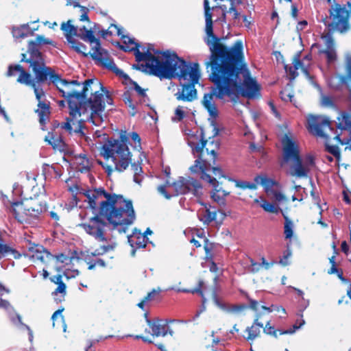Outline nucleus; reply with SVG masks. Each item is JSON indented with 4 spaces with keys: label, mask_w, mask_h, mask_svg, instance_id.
Returning a JSON list of instances; mask_svg holds the SVG:
<instances>
[{
    "label": "nucleus",
    "mask_w": 351,
    "mask_h": 351,
    "mask_svg": "<svg viewBox=\"0 0 351 351\" xmlns=\"http://www.w3.org/2000/svg\"><path fill=\"white\" fill-rule=\"evenodd\" d=\"M243 60L242 51L210 71L209 80L214 86L210 92L204 93L202 104L213 119L218 117L214 96L219 99L227 96L232 102L237 103L240 95L247 99H254L260 95L261 87L250 76Z\"/></svg>",
    "instance_id": "nucleus-1"
},
{
    "label": "nucleus",
    "mask_w": 351,
    "mask_h": 351,
    "mask_svg": "<svg viewBox=\"0 0 351 351\" xmlns=\"http://www.w3.org/2000/svg\"><path fill=\"white\" fill-rule=\"evenodd\" d=\"M82 194L86 197L89 207L93 213H98L90 218L88 223H82V227L86 234L99 243L107 242L108 237L106 228L112 224L119 232H125L128 226L135 219V213L131 200H125L121 195L110 194L103 188L86 190Z\"/></svg>",
    "instance_id": "nucleus-2"
},
{
    "label": "nucleus",
    "mask_w": 351,
    "mask_h": 351,
    "mask_svg": "<svg viewBox=\"0 0 351 351\" xmlns=\"http://www.w3.org/2000/svg\"><path fill=\"white\" fill-rule=\"evenodd\" d=\"M151 75L160 79L178 78L181 88L175 94L178 101L191 102L197 98L195 84L200 77L198 63L192 65L178 56L166 57L165 62L152 67Z\"/></svg>",
    "instance_id": "nucleus-3"
},
{
    "label": "nucleus",
    "mask_w": 351,
    "mask_h": 351,
    "mask_svg": "<svg viewBox=\"0 0 351 351\" xmlns=\"http://www.w3.org/2000/svg\"><path fill=\"white\" fill-rule=\"evenodd\" d=\"M204 10L205 16V32L206 37L204 42L210 51V60L206 64L210 66V71L216 69L237 53L243 51V43L241 40L236 41L230 47H227L220 43L221 38L213 33V13L215 8H210L208 0H204Z\"/></svg>",
    "instance_id": "nucleus-4"
},
{
    "label": "nucleus",
    "mask_w": 351,
    "mask_h": 351,
    "mask_svg": "<svg viewBox=\"0 0 351 351\" xmlns=\"http://www.w3.org/2000/svg\"><path fill=\"white\" fill-rule=\"evenodd\" d=\"M129 137L125 132L121 133L119 139L109 138L101 148L100 154L105 159L111 158L115 169L125 171L132 161V154L128 148Z\"/></svg>",
    "instance_id": "nucleus-5"
},
{
    "label": "nucleus",
    "mask_w": 351,
    "mask_h": 351,
    "mask_svg": "<svg viewBox=\"0 0 351 351\" xmlns=\"http://www.w3.org/2000/svg\"><path fill=\"white\" fill-rule=\"evenodd\" d=\"M93 79H88L85 80L82 84L83 88L81 92L70 89L71 85L80 86L81 84L77 80H67L62 79L60 75V79L58 80L56 86L58 90L62 93V96L66 99L69 113L72 117H75L77 115L80 116V110L83 104V101L86 99L87 92L88 91L89 86L93 84Z\"/></svg>",
    "instance_id": "nucleus-6"
},
{
    "label": "nucleus",
    "mask_w": 351,
    "mask_h": 351,
    "mask_svg": "<svg viewBox=\"0 0 351 351\" xmlns=\"http://www.w3.org/2000/svg\"><path fill=\"white\" fill-rule=\"evenodd\" d=\"M100 25L97 23H94L93 27L88 29L85 26L80 28L79 35L82 40L88 41L90 43H96V46L93 48V53L91 54L93 58L97 60L102 66L112 71L117 75L123 78H128V75L124 71L118 68L114 63V60L109 56L106 50L100 47V43L98 39H96L93 33L99 30Z\"/></svg>",
    "instance_id": "nucleus-7"
},
{
    "label": "nucleus",
    "mask_w": 351,
    "mask_h": 351,
    "mask_svg": "<svg viewBox=\"0 0 351 351\" xmlns=\"http://www.w3.org/2000/svg\"><path fill=\"white\" fill-rule=\"evenodd\" d=\"M111 27H114L117 29V35L121 36L125 45H134V47L128 46H120V48L124 51H133L135 56L136 61L138 62L145 61V63H141L134 65V68L144 73L151 75L152 67L156 64H160L161 62L151 53L149 49L144 52H141L139 48L141 47L139 43L136 42L135 39L122 34L121 29L115 24H111Z\"/></svg>",
    "instance_id": "nucleus-8"
},
{
    "label": "nucleus",
    "mask_w": 351,
    "mask_h": 351,
    "mask_svg": "<svg viewBox=\"0 0 351 351\" xmlns=\"http://www.w3.org/2000/svg\"><path fill=\"white\" fill-rule=\"evenodd\" d=\"M21 62H25L29 64V67L32 69L35 79L34 80L38 84H43L49 80L55 86L60 79V75L56 73L53 69L47 66L43 58L30 57L27 58L26 53L21 54Z\"/></svg>",
    "instance_id": "nucleus-9"
},
{
    "label": "nucleus",
    "mask_w": 351,
    "mask_h": 351,
    "mask_svg": "<svg viewBox=\"0 0 351 351\" xmlns=\"http://www.w3.org/2000/svg\"><path fill=\"white\" fill-rule=\"evenodd\" d=\"M330 22L325 25L330 33L337 32L345 34L350 29L349 23L350 14L344 5L335 3L328 10Z\"/></svg>",
    "instance_id": "nucleus-10"
},
{
    "label": "nucleus",
    "mask_w": 351,
    "mask_h": 351,
    "mask_svg": "<svg viewBox=\"0 0 351 351\" xmlns=\"http://www.w3.org/2000/svg\"><path fill=\"white\" fill-rule=\"evenodd\" d=\"M126 80H130L131 85L130 88L134 90L139 97L138 101H134L133 96L129 90L124 92L122 95L123 101H124L125 104L130 108L129 114L132 117H134L138 112L137 104L149 106L150 100L146 93L147 89L141 88L136 82L130 79L129 77Z\"/></svg>",
    "instance_id": "nucleus-11"
},
{
    "label": "nucleus",
    "mask_w": 351,
    "mask_h": 351,
    "mask_svg": "<svg viewBox=\"0 0 351 351\" xmlns=\"http://www.w3.org/2000/svg\"><path fill=\"white\" fill-rule=\"evenodd\" d=\"M15 71L19 72L20 75L17 79V82L20 84L30 86L33 89L38 103L46 102L42 98H45V93L41 87L36 85V82L32 80V77L29 73L25 71L23 68L19 64L10 65L7 75L8 76H12L15 75Z\"/></svg>",
    "instance_id": "nucleus-12"
},
{
    "label": "nucleus",
    "mask_w": 351,
    "mask_h": 351,
    "mask_svg": "<svg viewBox=\"0 0 351 351\" xmlns=\"http://www.w3.org/2000/svg\"><path fill=\"white\" fill-rule=\"evenodd\" d=\"M176 195L192 193L194 196L199 197L202 193V186L200 182L196 179L191 177H180L177 182L172 184Z\"/></svg>",
    "instance_id": "nucleus-13"
},
{
    "label": "nucleus",
    "mask_w": 351,
    "mask_h": 351,
    "mask_svg": "<svg viewBox=\"0 0 351 351\" xmlns=\"http://www.w3.org/2000/svg\"><path fill=\"white\" fill-rule=\"evenodd\" d=\"M308 130L317 136L326 137L324 130L328 128L333 131L332 123L327 117L310 115L308 118Z\"/></svg>",
    "instance_id": "nucleus-14"
},
{
    "label": "nucleus",
    "mask_w": 351,
    "mask_h": 351,
    "mask_svg": "<svg viewBox=\"0 0 351 351\" xmlns=\"http://www.w3.org/2000/svg\"><path fill=\"white\" fill-rule=\"evenodd\" d=\"M283 161L286 163L300 158V150L297 144L287 135L282 140Z\"/></svg>",
    "instance_id": "nucleus-15"
},
{
    "label": "nucleus",
    "mask_w": 351,
    "mask_h": 351,
    "mask_svg": "<svg viewBox=\"0 0 351 351\" xmlns=\"http://www.w3.org/2000/svg\"><path fill=\"white\" fill-rule=\"evenodd\" d=\"M84 104H87L90 107L91 110V119L95 117L101 118V114L105 109L104 95L103 93L96 90Z\"/></svg>",
    "instance_id": "nucleus-16"
},
{
    "label": "nucleus",
    "mask_w": 351,
    "mask_h": 351,
    "mask_svg": "<svg viewBox=\"0 0 351 351\" xmlns=\"http://www.w3.org/2000/svg\"><path fill=\"white\" fill-rule=\"evenodd\" d=\"M43 45L55 46V43L43 35H37L34 40H29L28 42L27 53L29 54V56L43 58L40 51V46Z\"/></svg>",
    "instance_id": "nucleus-17"
},
{
    "label": "nucleus",
    "mask_w": 351,
    "mask_h": 351,
    "mask_svg": "<svg viewBox=\"0 0 351 351\" xmlns=\"http://www.w3.org/2000/svg\"><path fill=\"white\" fill-rule=\"evenodd\" d=\"M200 136H201L200 143H195L193 142L189 143V145L192 148L193 154H195L196 153L197 154V156L201 155L202 157L204 158L203 156H204V149H205L207 154H210L211 160H213V163H215L216 158H217V152L214 149H212L209 152L208 148L205 149L206 145L207 143V140L205 139L204 134L202 131L201 132Z\"/></svg>",
    "instance_id": "nucleus-18"
},
{
    "label": "nucleus",
    "mask_w": 351,
    "mask_h": 351,
    "mask_svg": "<svg viewBox=\"0 0 351 351\" xmlns=\"http://www.w3.org/2000/svg\"><path fill=\"white\" fill-rule=\"evenodd\" d=\"M301 51L297 52V53L294 56L293 59V65H285V71L290 75L291 80L295 79L298 73L297 72L298 69L301 67L302 69L303 72L308 75V71L306 67L304 66L303 62L300 60Z\"/></svg>",
    "instance_id": "nucleus-19"
},
{
    "label": "nucleus",
    "mask_w": 351,
    "mask_h": 351,
    "mask_svg": "<svg viewBox=\"0 0 351 351\" xmlns=\"http://www.w3.org/2000/svg\"><path fill=\"white\" fill-rule=\"evenodd\" d=\"M204 205V208L199 210L198 212V218L199 221H202L204 224L208 225L215 220L217 210L215 208H212L210 206H208L206 204Z\"/></svg>",
    "instance_id": "nucleus-20"
},
{
    "label": "nucleus",
    "mask_w": 351,
    "mask_h": 351,
    "mask_svg": "<svg viewBox=\"0 0 351 351\" xmlns=\"http://www.w3.org/2000/svg\"><path fill=\"white\" fill-rule=\"evenodd\" d=\"M146 321L152 329V335L153 336L159 337V336H165L168 331L167 328H169L167 324H162V320H156V321H151L147 317L146 318Z\"/></svg>",
    "instance_id": "nucleus-21"
},
{
    "label": "nucleus",
    "mask_w": 351,
    "mask_h": 351,
    "mask_svg": "<svg viewBox=\"0 0 351 351\" xmlns=\"http://www.w3.org/2000/svg\"><path fill=\"white\" fill-rule=\"evenodd\" d=\"M128 242L133 248H145L148 241V238L139 232H134L132 235L128 237Z\"/></svg>",
    "instance_id": "nucleus-22"
},
{
    "label": "nucleus",
    "mask_w": 351,
    "mask_h": 351,
    "mask_svg": "<svg viewBox=\"0 0 351 351\" xmlns=\"http://www.w3.org/2000/svg\"><path fill=\"white\" fill-rule=\"evenodd\" d=\"M38 108L35 110L39 117V123L41 126H45L49 120L50 114V104L49 102L38 103Z\"/></svg>",
    "instance_id": "nucleus-23"
},
{
    "label": "nucleus",
    "mask_w": 351,
    "mask_h": 351,
    "mask_svg": "<svg viewBox=\"0 0 351 351\" xmlns=\"http://www.w3.org/2000/svg\"><path fill=\"white\" fill-rule=\"evenodd\" d=\"M22 202L16 201L12 204V211L16 220L20 223H27L29 220V215L27 211V208L23 210H17L16 207L21 206Z\"/></svg>",
    "instance_id": "nucleus-24"
},
{
    "label": "nucleus",
    "mask_w": 351,
    "mask_h": 351,
    "mask_svg": "<svg viewBox=\"0 0 351 351\" xmlns=\"http://www.w3.org/2000/svg\"><path fill=\"white\" fill-rule=\"evenodd\" d=\"M32 252V257L35 259L39 260L41 262H45L49 259L52 255L48 252L43 245H36L30 248Z\"/></svg>",
    "instance_id": "nucleus-25"
},
{
    "label": "nucleus",
    "mask_w": 351,
    "mask_h": 351,
    "mask_svg": "<svg viewBox=\"0 0 351 351\" xmlns=\"http://www.w3.org/2000/svg\"><path fill=\"white\" fill-rule=\"evenodd\" d=\"M37 28L32 29L29 24H23L19 27H14L12 28L13 36L17 38H22L29 36H33Z\"/></svg>",
    "instance_id": "nucleus-26"
},
{
    "label": "nucleus",
    "mask_w": 351,
    "mask_h": 351,
    "mask_svg": "<svg viewBox=\"0 0 351 351\" xmlns=\"http://www.w3.org/2000/svg\"><path fill=\"white\" fill-rule=\"evenodd\" d=\"M71 21H68L66 23H62L61 25V29L64 32V35L68 43L74 40V36H78L79 32L77 28L73 25L71 24Z\"/></svg>",
    "instance_id": "nucleus-27"
},
{
    "label": "nucleus",
    "mask_w": 351,
    "mask_h": 351,
    "mask_svg": "<svg viewBox=\"0 0 351 351\" xmlns=\"http://www.w3.org/2000/svg\"><path fill=\"white\" fill-rule=\"evenodd\" d=\"M213 187V190L211 193V197L219 206H225L226 205L225 197L228 195L229 193L223 190L221 187H219V184L215 185Z\"/></svg>",
    "instance_id": "nucleus-28"
},
{
    "label": "nucleus",
    "mask_w": 351,
    "mask_h": 351,
    "mask_svg": "<svg viewBox=\"0 0 351 351\" xmlns=\"http://www.w3.org/2000/svg\"><path fill=\"white\" fill-rule=\"evenodd\" d=\"M263 328V324L258 322V319L256 318L252 326L247 327L245 331L247 332V337L246 339L247 341H253L256 337H258L261 329Z\"/></svg>",
    "instance_id": "nucleus-29"
},
{
    "label": "nucleus",
    "mask_w": 351,
    "mask_h": 351,
    "mask_svg": "<svg viewBox=\"0 0 351 351\" xmlns=\"http://www.w3.org/2000/svg\"><path fill=\"white\" fill-rule=\"evenodd\" d=\"M339 123L337 128L341 130H351V110L343 111L341 116L337 118Z\"/></svg>",
    "instance_id": "nucleus-30"
},
{
    "label": "nucleus",
    "mask_w": 351,
    "mask_h": 351,
    "mask_svg": "<svg viewBox=\"0 0 351 351\" xmlns=\"http://www.w3.org/2000/svg\"><path fill=\"white\" fill-rule=\"evenodd\" d=\"M47 210V203L40 202L38 204L27 208L30 218L37 219L43 213Z\"/></svg>",
    "instance_id": "nucleus-31"
},
{
    "label": "nucleus",
    "mask_w": 351,
    "mask_h": 351,
    "mask_svg": "<svg viewBox=\"0 0 351 351\" xmlns=\"http://www.w3.org/2000/svg\"><path fill=\"white\" fill-rule=\"evenodd\" d=\"M340 82L346 86L351 97V56L346 58V73L340 77Z\"/></svg>",
    "instance_id": "nucleus-32"
},
{
    "label": "nucleus",
    "mask_w": 351,
    "mask_h": 351,
    "mask_svg": "<svg viewBox=\"0 0 351 351\" xmlns=\"http://www.w3.org/2000/svg\"><path fill=\"white\" fill-rule=\"evenodd\" d=\"M254 180L257 184L263 185L266 191H268L277 184L275 180L262 175L256 176Z\"/></svg>",
    "instance_id": "nucleus-33"
},
{
    "label": "nucleus",
    "mask_w": 351,
    "mask_h": 351,
    "mask_svg": "<svg viewBox=\"0 0 351 351\" xmlns=\"http://www.w3.org/2000/svg\"><path fill=\"white\" fill-rule=\"evenodd\" d=\"M229 180L234 182L235 184V186L237 188L241 189L242 190L250 189V190H256L257 189V184L254 182H250L247 181L236 180L234 178H229Z\"/></svg>",
    "instance_id": "nucleus-34"
},
{
    "label": "nucleus",
    "mask_w": 351,
    "mask_h": 351,
    "mask_svg": "<svg viewBox=\"0 0 351 351\" xmlns=\"http://www.w3.org/2000/svg\"><path fill=\"white\" fill-rule=\"evenodd\" d=\"M196 160L195 164L190 167V170L192 173H197L203 171L207 166V160L202 158L201 155L196 156Z\"/></svg>",
    "instance_id": "nucleus-35"
},
{
    "label": "nucleus",
    "mask_w": 351,
    "mask_h": 351,
    "mask_svg": "<svg viewBox=\"0 0 351 351\" xmlns=\"http://www.w3.org/2000/svg\"><path fill=\"white\" fill-rule=\"evenodd\" d=\"M294 166L293 168L295 170V173L293 175H295L298 177H306L307 176V171L303 167L302 158H299L293 161Z\"/></svg>",
    "instance_id": "nucleus-36"
},
{
    "label": "nucleus",
    "mask_w": 351,
    "mask_h": 351,
    "mask_svg": "<svg viewBox=\"0 0 351 351\" xmlns=\"http://www.w3.org/2000/svg\"><path fill=\"white\" fill-rule=\"evenodd\" d=\"M149 49L151 53H152V51H153V52L155 54L161 55L160 57H156V56H154L156 58H157L158 60V61L160 62H165V60H166V57H167V56H171V57L173 55L178 56L176 53H171L169 51H161L160 50H155V49H153L152 45H150V44L149 45V47H148L147 49Z\"/></svg>",
    "instance_id": "nucleus-37"
},
{
    "label": "nucleus",
    "mask_w": 351,
    "mask_h": 351,
    "mask_svg": "<svg viewBox=\"0 0 351 351\" xmlns=\"http://www.w3.org/2000/svg\"><path fill=\"white\" fill-rule=\"evenodd\" d=\"M260 206L264 209V210L275 214H278L280 211V208L276 207L273 204L268 202L263 198L261 197Z\"/></svg>",
    "instance_id": "nucleus-38"
},
{
    "label": "nucleus",
    "mask_w": 351,
    "mask_h": 351,
    "mask_svg": "<svg viewBox=\"0 0 351 351\" xmlns=\"http://www.w3.org/2000/svg\"><path fill=\"white\" fill-rule=\"evenodd\" d=\"M284 218L285 219V226H284V233L285 234L286 239H291L293 237V223L291 220H290L287 216L283 214Z\"/></svg>",
    "instance_id": "nucleus-39"
},
{
    "label": "nucleus",
    "mask_w": 351,
    "mask_h": 351,
    "mask_svg": "<svg viewBox=\"0 0 351 351\" xmlns=\"http://www.w3.org/2000/svg\"><path fill=\"white\" fill-rule=\"evenodd\" d=\"M55 278H58V281H54L56 284H58V286L56 289V290L53 292V295H56L58 293H62V298L66 295V285L62 280V276L60 275H57Z\"/></svg>",
    "instance_id": "nucleus-40"
},
{
    "label": "nucleus",
    "mask_w": 351,
    "mask_h": 351,
    "mask_svg": "<svg viewBox=\"0 0 351 351\" xmlns=\"http://www.w3.org/2000/svg\"><path fill=\"white\" fill-rule=\"evenodd\" d=\"M71 45V47L73 48L76 52L82 53L86 56L85 51L86 50V46L83 43L76 40L75 39L69 43Z\"/></svg>",
    "instance_id": "nucleus-41"
},
{
    "label": "nucleus",
    "mask_w": 351,
    "mask_h": 351,
    "mask_svg": "<svg viewBox=\"0 0 351 351\" xmlns=\"http://www.w3.org/2000/svg\"><path fill=\"white\" fill-rule=\"evenodd\" d=\"M214 243L210 242L206 237L204 239V249L206 253V258L207 260L211 259L213 258V254L211 253L212 250L214 248Z\"/></svg>",
    "instance_id": "nucleus-42"
},
{
    "label": "nucleus",
    "mask_w": 351,
    "mask_h": 351,
    "mask_svg": "<svg viewBox=\"0 0 351 351\" xmlns=\"http://www.w3.org/2000/svg\"><path fill=\"white\" fill-rule=\"evenodd\" d=\"M319 53L326 55L328 63H331L336 60L337 59V53L335 49H326L320 50Z\"/></svg>",
    "instance_id": "nucleus-43"
},
{
    "label": "nucleus",
    "mask_w": 351,
    "mask_h": 351,
    "mask_svg": "<svg viewBox=\"0 0 351 351\" xmlns=\"http://www.w3.org/2000/svg\"><path fill=\"white\" fill-rule=\"evenodd\" d=\"M207 171V166L204 168L203 171H200L201 173V178L203 180H205L210 183L212 186H214L215 185H218L219 182L216 180V178L211 177L209 174H208L206 171Z\"/></svg>",
    "instance_id": "nucleus-44"
},
{
    "label": "nucleus",
    "mask_w": 351,
    "mask_h": 351,
    "mask_svg": "<svg viewBox=\"0 0 351 351\" xmlns=\"http://www.w3.org/2000/svg\"><path fill=\"white\" fill-rule=\"evenodd\" d=\"M292 255V251L290 249L289 247L287 248L285 251L283 252V255L282 257H280L279 261V264H280L282 266H287L290 264L289 258H291Z\"/></svg>",
    "instance_id": "nucleus-45"
},
{
    "label": "nucleus",
    "mask_w": 351,
    "mask_h": 351,
    "mask_svg": "<svg viewBox=\"0 0 351 351\" xmlns=\"http://www.w3.org/2000/svg\"><path fill=\"white\" fill-rule=\"evenodd\" d=\"M80 160H81V162H79L80 167L78 168V170L81 173H86L89 171V160L88 158H86L85 156H80L79 158Z\"/></svg>",
    "instance_id": "nucleus-46"
},
{
    "label": "nucleus",
    "mask_w": 351,
    "mask_h": 351,
    "mask_svg": "<svg viewBox=\"0 0 351 351\" xmlns=\"http://www.w3.org/2000/svg\"><path fill=\"white\" fill-rule=\"evenodd\" d=\"M242 3H230V7L228 10V12L232 15L234 20L239 19L241 16V13L237 10V5L241 4Z\"/></svg>",
    "instance_id": "nucleus-47"
},
{
    "label": "nucleus",
    "mask_w": 351,
    "mask_h": 351,
    "mask_svg": "<svg viewBox=\"0 0 351 351\" xmlns=\"http://www.w3.org/2000/svg\"><path fill=\"white\" fill-rule=\"evenodd\" d=\"M8 291V290H6L5 288L0 284V308L4 309H8L10 308V303L8 300L1 299V297L3 295L4 293Z\"/></svg>",
    "instance_id": "nucleus-48"
},
{
    "label": "nucleus",
    "mask_w": 351,
    "mask_h": 351,
    "mask_svg": "<svg viewBox=\"0 0 351 351\" xmlns=\"http://www.w3.org/2000/svg\"><path fill=\"white\" fill-rule=\"evenodd\" d=\"M112 250H113V246H112L110 245H104L101 246L99 248L96 249L94 252H93L91 253V254L93 256H97L103 255V254H106V252H108V251Z\"/></svg>",
    "instance_id": "nucleus-49"
},
{
    "label": "nucleus",
    "mask_w": 351,
    "mask_h": 351,
    "mask_svg": "<svg viewBox=\"0 0 351 351\" xmlns=\"http://www.w3.org/2000/svg\"><path fill=\"white\" fill-rule=\"evenodd\" d=\"M332 34L333 33H330V32L328 31L326 35L322 36V39L324 40L325 45L326 46V49H335V42L332 36Z\"/></svg>",
    "instance_id": "nucleus-50"
},
{
    "label": "nucleus",
    "mask_w": 351,
    "mask_h": 351,
    "mask_svg": "<svg viewBox=\"0 0 351 351\" xmlns=\"http://www.w3.org/2000/svg\"><path fill=\"white\" fill-rule=\"evenodd\" d=\"M8 313V315H9V317L11 320V322L16 325V324H20L19 323V321L17 319V317H16V315H19V313H17L14 307L10 304V308H9L8 309H5Z\"/></svg>",
    "instance_id": "nucleus-51"
},
{
    "label": "nucleus",
    "mask_w": 351,
    "mask_h": 351,
    "mask_svg": "<svg viewBox=\"0 0 351 351\" xmlns=\"http://www.w3.org/2000/svg\"><path fill=\"white\" fill-rule=\"evenodd\" d=\"M326 150L336 158L340 157L339 148L337 145H326Z\"/></svg>",
    "instance_id": "nucleus-52"
},
{
    "label": "nucleus",
    "mask_w": 351,
    "mask_h": 351,
    "mask_svg": "<svg viewBox=\"0 0 351 351\" xmlns=\"http://www.w3.org/2000/svg\"><path fill=\"white\" fill-rule=\"evenodd\" d=\"M16 317H17V319H18L19 323L20 324V325L23 326L28 331L29 340L30 342H32L33 339H34V335H33L32 330H31V328H29V326H27V324H24L22 322L21 317L20 315H16Z\"/></svg>",
    "instance_id": "nucleus-53"
},
{
    "label": "nucleus",
    "mask_w": 351,
    "mask_h": 351,
    "mask_svg": "<svg viewBox=\"0 0 351 351\" xmlns=\"http://www.w3.org/2000/svg\"><path fill=\"white\" fill-rule=\"evenodd\" d=\"M263 332L265 333H266L267 335H270L275 337H278L276 330L274 328V326H271L269 325V322H267V324L265 325V326L263 327Z\"/></svg>",
    "instance_id": "nucleus-54"
},
{
    "label": "nucleus",
    "mask_w": 351,
    "mask_h": 351,
    "mask_svg": "<svg viewBox=\"0 0 351 351\" xmlns=\"http://www.w3.org/2000/svg\"><path fill=\"white\" fill-rule=\"evenodd\" d=\"M280 98L284 101H291L293 95L287 90H281L280 93Z\"/></svg>",
    "instance_id": "nucleus-55"
},
{
    "label": "nucleus",
    "mask_w": 351,
    "mask_h": 351,
    "mask_svg": "<svg viewBox=\"0 0 351 351\" xmlns=\"http://www.w3.org/2000/svg\"><path fill=\"white\" fill-rule=\"evenodd\" d=\"M250 271L252 273H256L260 271L261 268V264L256 262L254 259L250 258Z\"/></svg>",
    "instance_id": "nucleus-56"
},
{
    "label": "nucleus",
    "mask_w": 351,
    "mask_h": 351,
    "mask_svg": "<svg viewBox=\"0 0 351 351\" xmlns=\"http://www.w3.org/2000/svg\"><path fill=\"white\" fill-rule=\"evenodd\" d=\"M213 301H214L215 304L219 308H220L222 310H224V311H227L228 308L226 307V305L224 303H222V302H220V300H219V298L217 297V293H216L215 291L213 293Z\"/></svg>",
    "instance_id": "nucleus-57"
},
{
    "label": "nucleus",
    "mask_w": 351,
    "mask_h": 351,
    "mask_svg": "<svg viewBox=\"0 0 351 351\" xmlns=\"http://www.w3.org/2000/svg\"><path fill=\"white\" fill-rule=\"evenodd\" d=\"M322 104L326 107H335V103L329 96H323L322 98Z\"/></svg>",
    "instance_id": "nucleus-58"
},
{
    "label": "nucleus",
    "mask_w": 351,
    "mask_h": 351,
    "mask_svg": "<svg viewBox=\"0 0 351 351\" xmlns=\"http://www.w3.org/2000/svg\"><path fill=\"white\" fill-rule=\"evenodd\" d=\"M175 114L177 116V117L173 119V121H180L184 119L185 116L184 112L183 111L182 106H178L176 109Z\"/></svg>",
    "instance_id": "nucleus-59"
},
{
    "label": "nucleus",
    "mask_w": 351,
    "mask_h": 351,
    "mask_svg": "<svg viewBox=\"0 0 351 351\" xmlns=\"http://www.w3.org/2000/svg\"><path fill=\"white\" fill-rule=\"evenodd\" d=\"M101 90L102 91L104 95H106V102L109 105H113V99L112 97L109 94V91L104 87L101 84L99 83Z\"/></svg>",
    "instance_id": "nucleus-60"
},
{
    "label": "nucleus",
    "mask_w": 351,
    "mask_h": 351,
    "mask_svg": "<svg viewBox=\"0 0 351 351\" xmlns=\"http://www.w3.org/2000/svg\"><path fill=\"white\" fill-rule=\"evenodd\" d=\"M247 306L244 304L241 305H234L230 308H228L227 311L228 312H234V313H239L241 312L245 308H247Z\"/></svg>",
    "instance_id": "nucleus-61"
},
{
    "label": "nucleus",
    "mask_w": 351,
    "mask_h": 351,
    "mask_svg": "<svg viewBox=\"0 0 351 351\" xmlns=\"http://www.w3.org/2000/svg\"><path fill=\"white\" fill-rule=\"evenodd\" d=\"M110 337H112V335H109V336H106L105 337H100L99 339H95V340H89L88 341V346L86 347L85 351H91L90 350V348L93 346V345H95L96 343H98L99 342L100 340H102V339H108V338H110Z\"/></svg>",
    "instance_id": "nucleus-62"
},
{
    "label": "nucleus",
    "mask_w": 351,
    "mask_h": 351,
    "mask_svg": "<svg viewBox=\"0 0 351 351\" xmlns=\"http://www.w3.org/2000/svg\"><path fill=\"white\" fill-rule=\"evenodd\" d=\"M158 191L162 195L165 197L167 199H170L171 197V195H169L167 190H166V186L165 185H160L158 186Z\"/></svg>",
    "instance_id": "nucleus-63"
},
{
    "label": "nucleus",
    "mask_w": 351,
    "mask_h": 351,
    "mask_svg": "<svg viewBox=\"0 0 351 351\" xmlns=\"http://www.w3.org/2000/svg\"><path fill=\"white\" fill-rule=\"evenodd\" d=\"M132 170L134 171V175H141L143 173L142 167L140 165L133 163L131 165Z\"/></svg>",
    "instance_id": "nucleus-64"
}]
</instances>
